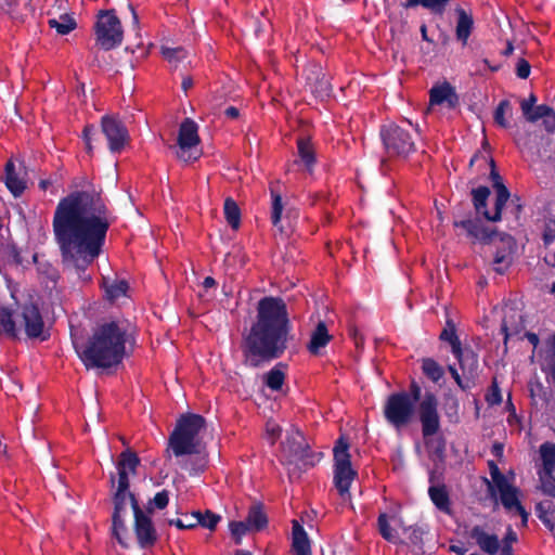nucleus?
I'll return each mask as SVG.
<instances>
[{
	"instance_id": "obj_1",
	"label": "nucleus",
	"mask_w": 555,
	"mask_h": 555,
	"mask_svg": "<svg viewBox=\"0 0 555 555\" xmlns=\"http://www.w3.org/2000/svg\"><path fill=\"white\" fill-rule=\"evenodd\" d=\"M109 228L101 197L75 192L60 201L53 218V231L62 259L83 282L90 281L87 268L100 255Z\"/></svg>"
},
{
	"instance_id": "obj_2",
	"label": "nucleus",
	"mask_w": 555,
	"mask_h": 555,
	"mask_svg": "<svg viewBox=\"0 0 555 555\" xmlns=\"http://www.w3.org/2000/svg\"><path fill=\"white\" fill-rule=\"evenodd\" d=\"M287 332L285 302L280 298L264 297L258 304L257 322L246 338L247 349L253 356L276 358L285 349Z\"/></svg>"
},
{
	"instance_id": "obj_3",
	"label": "nucleus",
	"mask_w": 555,
	"mask_h": 555,
	"mask_svg": "<svg viewBox=\"0 0 555 555\" xmlns=\"http://www.w3.org/2000/svg\"><path fill=\"white\" fill-rule=\"evenodd\" d=\"M73 343L88 369H108L118 365L124 360L127 345L132 343V337L125 322L109 321L94 327L86 345L79 344L77 340Z\"/></svg>"
},
{
	"instance_id": "obj_4",
	"label": "nucleus",
	"mask_w": 555,
	"mask_h": 555,
	"mask_svg": "<svg viewBox=\"0 0 555 555\" xmlns=\"http://www.w3.org/2000/svg\"><path fill=\"white\" fill-rule=\"evenodd\" d=\"M205 428V420L197 414L180 417L170 436V449L176 456L196 454V463L189 468L191 474H198L206 467V454L203 452L201 431Z\"/></svg>"
},
{
	"instance_id": "obj_5",
	"label": "nucleus",
	"mask_w": 555,
	"mask_h": 555,
	"mask_svg": "<svg viewBox=\"0 0 555 555\" xmlns=\"http://www.w3.org/2000/svg\"><path fill=\"white\" fill-rule=\"evenodd\" d=\"M22 327L28 337H39L42 334L43 321L35 305L24 306L21 315H14L8 307H0V334L15 338Z\"/></svg>"
},
{
	"instance_id": "obj_6",
	"label": "nucleus",
	"mask_w": 555,
	"mask_h": 555,
	"mask_svg": "<svg viewBox=\"0 0 555 555\" xmlns=\"http://www.w3.org/2000/svg\"><path fill=\"white\" fill-rule=\"evenodd\" d=\"M491 481L487 480L488 491L492 498L500 499L504 508L509 513H516L521 517V525L526 526L528 513L519 501L520 491L513 485L514 474L511 478L503 475L494 462H489Z\"/></svg>"
},
{
	"instance_id": "obj_7",
	"label": "nucleus",
	"mask_w": 555,
	"mask_h": 555,
	"mask_svg": "<svg viewBox=\"0 0 555 555\" xmlns=\"http://www.w3.org/2000/svg\"><path fill=\"white\" fill-rule=\"evenodd\" d=\"M321 459V453L312 452L298 429L287 431L282 443L281 462L287 466L292 475L297 470L314 466Z\"/></svg>"
},
{
	"instance_id": "obj_8",
	"label": "nucleus",
	"mask_w": 555,
	"mask_h": 555,
	"mask_svg": "<svg viewBox=\"0 0 555 555\" xmlns=\"http://www.w3.org/2000/svg\"><path fill=\"white\" fill-rule=\"evenodd\" d=\"M349 446L340 438L334 448V483L343 500L349 498V490L358 473L352 467Z\"/></svg>"
},
{
	"instance_id": "obj_9",
	"label": "nucleus",
	"mask_w": 555,
	"mask_h": 555,
	"mask_svg": "<svg viewBox=\"0 0 555 555\" xmlns=\"http://www.w3.org/2000/svg\"><path fill=\"white\" fill-rule=\"evenodd\" d=\"M199 143L197 124L190 118H185L179 127L177 145L175 146L177 157L184 163L197 160L202 155Z\"/></svg>"
},
{
	"instance_id": "obj_10",
	"label": "nucleus",
	"mask_w": 555,
	"mask_h": 555,
	"mask_svg": "<svg viewBox=\"0 0 555 555\" xmlns=\"http://www.w3.org/2000/svg\"><path fill=\"white\" fill-rule=\"evenodd\" d=\"M414 409V400L408 392H396L388 397L384 405V416L396 429H401L411 422Z\"/></svg>"
},
{
	"instance_id": "obj_11",
	"label": "nucleus",
	"mask_w": 555,
	"mask_h": 555,
	"mask_svg": "<svg viewBox=\"0 0 555 555\" xmlns=\"http://www.w3.org/2000/svg\"><path fill=\"white\" fill-rule=\"evenodd\" d=\"M382 140L388 154L405 157L414 152L415 143L409 129L389 124L380 130Z\"/></svg>"
},
{
	"instance_id": "obj_12",
	"label": "nucleus",
	"mask_w": 555,
	"mask_h": 555,
	"mask_svg": "<svg viewBox=\"0 0 555 555\" xmlns=\"http://www.w3.org/2000/svg\"><path fill=\"white\" fill-rule=\"evenodd\" d=\"M96 42L104 50H111L122 41L124 33L118 17L112 12H102L95 24Z\"/></svg>"
},
{
	"instance_id": "obj_13",
	"label": "nucleus",
	"mask_w": 555,
	"mask_h": 555,
	"mask_svg": "<svg viewBox=\"0 0 555 555\" xmlns=\"http://www.w3.org/2000/svg\"><path fill=\"white\" fill-rule=\"evenodd\" d=\"M438 401L434 393L426 392L421 399L418 413L424 437L437 434L440 427Z\"/></svg>"
},
{
	"instance_id": "obj_14",
	"label": "nucleus",
	"mask_w": 555,
	"mask_h": 555,
	"mask_svg": "<svg viewBox=\"0 0 555 555\" xmlns=\"http://www.w3.org/2000/svg\"><path fill=\"white\" fill-rule=\"evenodd\" d=\"M151 512V507L147 513L135 507L134 532L139 545L143 548L153 546L157 541V532L150 516Z\"/></svg>"
},
{
	"instance_id": "obj_15",
	"label": "nucleus",
	"mask_w": 555,
	"mask_h": 555,
	"mask_svg": "<svg viewBox=\"0 0 555 555\" xmlns=\"http://www.w3.org/2000/svg\"><path fill=\"white\" fill-rule=\"evenodd\" d=\"M102 131L108 141L111 152L121 151L128 139V131L121 121L112 116H104L102 118Z\"/></svg>"
},
{
	"instance_id": "obj_16",
	"label": "nucleus",
	"mask_w": 555,
	"mask_h": 555,
	"mask_svg": "<svg viewBox=\"0 0 555 555\" xmlns=\"http://www.w3.org/2000/svg\"><path fill=\"white\" fill-rule=\"evenodd\" d=\"M34 12L31 0H1L0 13L16 23H23Z\"/></svg>"
},
{
	"instance_id": "obj_17",
	"label": "nucleus",
	"mask_w": 555,
	"mask_h": 555,
	"mask_svg": "<svg viewBox=\"0 0 555 555\" xmlns=\"http://www.w3.org/2000/svg\"><path fill=\"white\" fill-rule=\"evenodd\" d=\"M377 524L379 533L385 540L391 543L399 540L397 529L403 527V520L398 511L379 514Z\"/></svg>"
},
{
	"instance_id": "obj_18",
	"label": "nucleus",
	"mask_w": 555,
	"mask_h": 555,
	"mask_svg": "<svg viewBox=\"0 0 555 555\" xmlns=\"http://www.w3.org/2000/svg\"><path fill=\"white\" fill-rule=\"evenodd\" d=\"M491 179L493 181V188L496 193L494 211L483 210L482 216L489 221H499L501 219V212L505 204L509 198V192L506 186L502 183L501 178L494 170L491 171Z\"/></svg>"
},
{
	"instance_id": "obj_19",
	"label": "nucleus",
	"mask_w": 555,
	"mask_h": 555,
	"mask_svg": "<svg viewBox=\"0 0 555 555\" xmlns=\"http://www.w3.org/2000/svg\"><path fill=\"white\" fill-rule=\"evenodd\" d=\"M469 537L488 555H496L499 553L501 544L499 537L487 532L481 526H474L469 531Z\"/></svg>"
},
{
	"instance_id": "obj_20",
	"label": "nucleus",
	"mask_w": 555,
	"mask_h": 555,
	"mask_svg": "<svg viewBox=\"0 0 555 555\" xmlns=\"http://www.w3.org/2000/svg\"><path fill=\"white\" fill-rule=\"evenodd\" d=\"M502 330L505 334V340L513 337L522 339L521 334L525 330L522 314L516 309L506 308L504 311Z\"/></svg>"
},
{
	"instance_id": "obj_21",
	"label": "nucleus",
	"mask_w": 555,
	"mask_h": 555,
	"mask_svg": "<svg viewBox=\"0 0 555 555\" xmlns=\"http://www.w3.org/2000/svg\"><path fill=\"white\" fill-rule=\"evenodd\" d=\"M456 103L457 96L450 83L443 82L431 88L429 92L430 107L447 104L449 108H453L455 107Z\"/></svg>"
},
{
	"instance_id": "obj_22",
	"label": "nucleus",
	"mask_w": 555,
	"mask_h": 555,
	"mask_svg": "<svg viewBox=\"0 0 555 555\" xmlns=\"http://www.w3.org/2000/svg\"><path fill=\"white\" fill-rule=\"evenodd\" d=\"M500 242L502 247L498 249L494 256V270L498 273H503L513 261L515 242L511 235L501 236Z\"/></svg>"
},
{
	"instance_id": "obj_23",
	"label": "nucleus",
	"mask_w": 555,
	"mask_h": 555,
	"mask_svg": "<svg viewBox=\"0 0 555 555\" xmlns=\"http://www.w3.org/2000/svg\"><path fill=\"white\" fill-rule=\"evenodd\" d=\"M138 464L139 459L133 452H122L117 463V483H120L121 487H129V477L135 473Z\"/></svg>"
},
{
	"instance_id": "obj_24",
	"label": "nucleus",
	"mask_w": 555,
	"mask_h": 555,
	"mask_svg": "<svg viewBox=\"0 0 555 555\" xmlns=\"http://www.w3.org/2000/svg\"><path fill=\"white\" fill-rule=\"evenodd\" d=\"M292 552L294 555H311V543L308 533L296 519L292 521Z\"/></svg>"
},
{
	"instance_id": "obj_25",
	"label": "nucleus",
	"mask_w": 555,
	"mask_h": 555,
	"mask_svg": "<svg viewBox=\"0 0 555 555\" xmlns=\"http://www.w3.org/2000/svg\"><path fill=\"white\" fill-rule=\"evenodd\" d=\"M129 487H121L120 483L117 485V490L114 496V514L125 515L128 506H131L133 511V515L135 514V507H139L133 494L129 492Z\"/></svg>"
},
{
	"instance_id": "obj_26",
	"label": "nucleus",
	"mask_w": 555,
	"mask_h": 555,
	"mask_svg": "<svg viewBox=\"0 0 555 555\" xmlns=\"http://www.w3.org/2000/svg\"><path fill=\"white\" fill-rule=\"evenodd\" d=\"M541 370L555 380V334L546 341L545 349L539 353Z\"/></svg>"
},
{
	"instance_id": "obj_27",
	"label": "nucleus",
	"mask_w": 555,
	"mask_h": 555,
	"mask_svg": "<svg viewBox=\"0 0 555 555\" xmlns=\"http://www.w3.org/2000/svg\"><path fill=\"white\" fill-rule=\"evenodd\" d=\"M5 177L4 182L7 188L10 190V192L15 196H20L25 188L26 182L23 178L18 177L16 169H15V163L13 160H9L5 164Z\"/></svg>"
},
{
	"instance_id": "obj_28",
	"label": "nucleus",
	"mask_w": 555,
	"mask_h": 555,
	"mask_svg": "<svg viewBox=\"0 0 555 555\" xmlns=\"http://www.w3.org/2000/svg\"><path fill=\"white\" fill-rule=\"evenodd\" d=\"M332 336L328 334L327 327L324 322H319L314 331L311 333L308 350L312 354H319L331 340Z\"/></svg>"
},
{
	"instance_id": "obj_29",
	"label": "nucleus",
	"mask_w": 555,
	"mask_h": 555,
	"mask_svg": "<svg viewBox=\"0 0 555 555\" xmlns=\"http://www.w3.org/2000/svg\"><path fill=\"white\" fill-rule=\"evenodd\" d=\"M48 25L50 28L55 29L60 36L68 35L70 31L76 29L77 23L73 16V13H65L48 18Z\"/></svg>"
},
{
	"instance_id": "obj_30",
	"label": "nucleus",
	"mask_w": 555,
	"mask_h": 555,
	"mask_svg": "<svg viewBox=\"0 0 555 555\" xmlns=\"http://www.w3.org/2000/svg\"><path fill=\"white\" fill-rule=\"evenodd\" d=\"M457 23H456V38L462 42L463 46L467 43V40L472 34L474 27L473 16L466 13L463 9H457Z\"/></svg>"
},
{
	"instance_id": "obj_31",
	"label": "nucleus",
	"mask_w": 555,
	"mask_h": 555,
	"mask_svg": "<svg viewBox=\"0 0 555 555\" xmlns=\"http://www.w3.org/2000/svg\"><path fill=\"white\" fill-rule=\"evenodd\" d=\"M453 354L460 363V367L464 377H473L478 367V360L476 354L473 351L463 350L462 348H460V352H454Z\"/></svg>"
},
{
	"instance_id": "obj_32",
	"label": "nucleus",
	"mask_w": 555,
	"mask_h": 555,
	"mask_svg": "<svg viewBox=\"0 0 555 555\" xmlns=\"http://www.w3.org/2000/svg\"><path fill=\"white\" fill-rule=\"evenodd\" d=\"M285 370L286 366L283 363H278L263 375L264 385L273 391L281 390L285 382Z\"/></svg>"
},
{
	"instance_id": "obj_33",
	"label": "nucleus",
	"mask_w": 555,
	"mask_h": 555,
	"mask_svg": "<svg viewBox=\"0 0 555 555\" xmlns=\"http://www.w3.org/2000/svg\"><path fill=\"white\" fill-rule=\"evenodd\" d=\"M429 498L435 506L444 514L451 513V503L447 489L443 486H431L428 490Z\"/></svg>"
},
{
	"instance_id": "obj_34",
	"label": "nucleus",
	"mask_w": 555,
	"mask_h": 555,
	"mask_svg": "<svg viewBox=\"0 0 555 555\" xmlns=\"http://www.w3.org/2000/svg\"><path fill=\"white\" fill-rule=\"evenodd\" d=\"M297 150L300 162L310 171L315 162L314 149L310 140L308 138H299L297 140Z\"/></svg>"
},
{
	"instance_id": "obj_35",
	"label": "nucleus",
	"mask_w": 555,
	"mask_h": 555,
	"mask_svg": "<svg viewBox=\"0 0 555 555\" xmlns=\"http://www.w3.org/2000/svg\"><path fill=\"white\" fill-rule=\"evenodd\" d=\"M540 459L542 462V468L539 472L554 473L555 470V444L543 443L540 447Z\"/></svg>"
},
{
	"instance_id": "obj_36",
	"label": "nucleus",
	"mask_w": 555,
	"mask_h": 555,
	"mask_svg": "<svg viewBox=\"0 0 555 555\" xmlns=\"http://www.w3.org/2000/svg\"><path fill=\"white\" fill-rule=\"evenodd\" d=\"M512 116L513 108L509 101H501L494 111V121L502 128H508Z\"/></svg>"
},
{
	"instance_id": "obj_37",
	"label": "nucleus",
	"mask_w": 555,
	"mask_h": 555,
	"mask_svg": "<svg viewBox=\"0 0 555 555\" xmlns=\"http://www.w3.org/2000/svg\"><path fill=\"white\" fill-rule=\"evenodd\" d=\"M455 225L464 228L476 240L482 242L492 241L491 234L483 230L476 221L463 220L455 222Z\"/></svg>"
},
{
	"instance_id": "obj_38",
	"label": "nucleus",
	"mask_w": 555,
	"mask_h": 555,
	"mask_svg": "<svg viewBox=\"0 0 555 555\" xmlns=\"http://www.w3.org/2000/svg\"><path fill=\"white\" fill-rule=\"evenodd\" d=\"M190 520H194L196 525L207 529H215L217 524L220 521V516L207 511L205 514L201 512H193L190 514Z\"/></svg>"
},
{
	"instance_id": "obj_39",
	"label": "nucleus",
	"mask_w": 555,
	"mask_h": 555,
	"mask_svg": "<svg viewBox=\"0 0 555 555\" xmlns=\"http://www.w3.org/2000/svg\"><path fill=\"white\" fill-rule=\"evenodd\" d=\"M450 0H408L403 5L405 8H414L422 5L434 13L442 14Z\"/></svg>"
},
{
	"instance_id": "obj_40",
	"label": "nucleus",
	"mask_w": 555,
	"mask_h": 555,
	"mask_svg": "<svg viewBox=\"0 0 555 555\" xmlns=\"http://www.w3.org/2000/svg\"><path fill=\"white\" fill-rule=\"evenodd\" d=\"M251 531H259L267 526V517L259 506H253L246 518Z\"/></svg>"
},
{
	"instance_id": "obj_41",
	"label": "nucleus",
	"mask_w": 555,
	"mask_h": 555,
	"mask_svg": "<svg viewBox=\"0 0 555 555\" xmlns=\"http://www.w3.org/2000/svg\"><path fill=\"white\" fill-rule=\"evenodd\" d=\"M272 197V207H271V220L274 227L279 228L281 231L283 230L282 225V212L284 209V204L280 194L275 191L271 190Z\"/></svg>"
},
{
	"instance_id": "obj_42",
	"label": "nucleus",
	"mask_w": 555,
	"mask_h": 555,
	"mask_svg": "<svg viewBox=\"0 0 555 555\" xmlns=\"http://www.w3.org/2000/svg\"><path fill=\"white\" fill-rule=\"evenodd\" d=\"M224 217L228 223L233 228L237 229L241 222V212L237 204L232 198L224 201Z\"/></svg>"
},
{
	"instance_id": "obj_43",
	"label": "nucleus",
	"mask_w": 555,
	"mask_h": 555,
	"mask_svg": "<svg viewBox=\"0 0 555 555\" xmlns=\"http://www.w3.org/2000/svg\"><path fill=\"white\" fill-rule=\"evenodd\" d=\"M440 339L451 345L452 352H460L461 341L456 335L455 326L452 321L448 320L446 327L440 334Z\"/></svg>"
},
{
	"instance_id": "obj_44",
	"label": "nucleus",
	"mask_w": 555,
	"mask_h": 555,
	"mask_svg": "<svg viewBox=\"0 0 555 555\" xmlns=\"http://www.w3.org/2000/svg\"><path fill=\"white\" fill-rule=\"evenodd\" d=\"M472 194L476 211L482 215L483 210H488L487 199L490 195V190L487 186H479L477 189H474Z\"/></svg>"
},
{
	"instance_id": "obj_45",
	"label": "nucleus",
	"mask_w": 555,
	"mask_h": 555,
	"mask_svg": "<svg viewBox=\"0 0 555 555\" xmlns=\"http://www.w3.org/2000/svg\"><path fill=\"white\" fill-rule=\"evenodd\" d=\"M113 535L116 538L119 544L127 546V528L125 526L124 515L121 514H113Z\"/></svg>"
},
{
	"instance_id": "obj_46",
	"label": "nucleus",
	"mask_w": 555,
	"mask_h": 555,
	"mask_svg": "<svg viewBox=\"0 0 555 555\" xmlns=\"http://www.w3.org/2000/svg\"><path fill=\"white\" fill-rule=\"evenodd\" d=\"M423 373L433 382H438L442 375V367L433 359H424L422 362Z\"/></svg>"
},
{
	"instance_id": "obj_47",
	"label": "nucleus",
	"mask_w": 555,
	"mask_h": 555,
	"mask_svg": "<svg viewBox=\"0 0 555 555\" xmlns=\"http://www.w3.org/2000/svg\"><path fill=\"white\" fill-rule=\"evenodd\" d=\"M539 479L543 493L555 498V478L553 473L539 472Z\"/></svg>"
},
{
	"instance_id": "obj_48",
	"label": "nucleus",
	"mask_w": 555,
	"mask_h": 555,
	"mask_svg": "<svg viewBox=\"0 0 555 555\" xmlns=\"http://www.w3.org/2000/svg\"><path fill=\"white\" fill-rule=\"evenodd\" d=\"M163 56L172 64H177L186 57V52L183 48H167L162 49Z\"/></svg>"
},
{
	"instance_id": "obj_49",
	"label": "nucleus",
	"mask_w": 555,
	"mask_h": 555,
	"mask_svg": "<svg viewBox=\"0 0 555 555\" xmlns=\"http://www.w3.org/2000/svg\"><path fill=\"white\" fill-rule=\"evenodd\" d=\"M128 284L125 281H116L106 287V294L109 299H117L126 295Z\"/></svg>"
},
{
	"instance_id": "obj_50",
	"label": "nucleus",
	"mask_w": 555,
	"mask_h": 555,
	"mask_svg": "<svg viewBox=\"0 0 555 555\" xmlns=\"http://www.w3.org/2000/svg\"><path fill=\"white\" fill-rule=\"evenodd\" d=\"M543 507H544V503H539L537 505L538 517L550 531H555V524L553 521V513L543 511Z\"/></svg>"
},
{
	"instance_id": "obj_51",
	"label": "nucleus",
	"mask_w": 555,
	"mask_h": 555,
	"mask_svg": "<svg viewBox=\"0 0 555 555\" xmlns=\"http://www.w3.org/2000/svg\"><path fill=\"white\" fill-rule=\"evenodd\" d=\"M229 528H230L232 535L235 537L237 540H240L247 532L251 531L248 526L247 520L232 521V522H230Z\"/></svg>"
},
{
	"instance_id": "obj_52",
	"label": "nucleus",
	"mask_w": 555,
	"mask_h": 555,
	"mask_svg": "<svg viewBox=\"0 0 555 555\" xmlns=\"http://www.w3.org/2000/svg\"><path fill=\"white\" fill-rule=\"evenodd\" d=\"M551 107L547 105H538L532 108L529 115L525 116L526 120L530 122H535L539 119L543 118L545 115L550 114Z\"/></svg>"
},
{
	"instance_id": "obj_53",
	"label": "nucleus",
	"mask_w": 555,
	"mask_h": 555,
	"mask_svg": "<svg viewBox=\"0 0 555 555\" xmlns=\"http://www.w3.org/2000/svg\"><path fill=\"white\" fill-rule=\"evenodd\" d=\"M281 435V427L274 421H268L266 424V437L273 444Z\"/></svg>"
},
{
	"instance_id": "obj_54",
	"label": "nucleus",
	"mask_w": 555,
	"mask_h": 555,
	"mask_svg": "<svg viewBox=\"0 0 555 555\" xmlns=\"http://www.w3.org/2000/svg\"><path fill=\"white\" fill-rule=\"evenodd\" d=\"M68 13L67 0H55L51 8L48 10V17L62 15Z\"/></svg>"
},
{
	"instance_id": "obj_55",
	"label": "nucleus",
	"mask_w": 555,
	"mask_h": 555,
	"mask_svg": "<svg viewBox=\"0 0 555 555\" xmlns=\"http://www.w3.org/2000/svg\"><path fill=\"white\" fill-rule=\"evenodd\" d=\"M555 240V217L546 220L543 231V241L546 245Z\"/></svg>"
},
{
	"instance_id": "obj_56",
	"label": "nucleus",
	"mask_w": 555,
	"mask_h": 555,
	"mask_svg": "<svg viewBox=\"0 0 555 555\" xmlns=\"http://www.w3.org/2000/svg\"><path fill=\"white\" fill-rule=\"evenodd\" d=\"M486 401L490 405H495V404H500L501 403L502 395H501V390H500V388H499V386L496 385L495 382L492 384L489 392L487 393Z\"/></svg>"
},
{
	"instance_id": "obj_57",
	"label": "nucleus",
	"mask_w": 555,
	"mask_h": 555,
	"mask_svg": "<svg viewBox=\"0 0 555 555\" xmlns=\"http://www.w3.org/2000/svg\"><path fill=\"white\" fill-rule=\"evenodd\" d=\"M169 502V495L166 490H163L160 492H157L153 500L151 501V504H153L155 507L163 509L168 505Z\"/></svg>"
},
{
	"instance_id": "obj_58",
	"label": "nucleus",
	"mask_w": 555,
	"mask_h": 555,
	"mask_svg": "<svg viewBox=\"0 0 555 555\" xmlns=\"http://www.w3.org/2000/svg\"><path fill=\"white\" fill-rule=\"evenodd\" d=\"M190 515H185L183 518L172 519L169 521L170 525H173L180 529H192L196 527V522L194 520H190Z\"/></svg>"
},
{
	"instance_id": "obj_59",
	"label": "nucleus",
	"mask_w": 555,
	"mask_h": 555,
	"mask_svg": "<svg viewBox=\"0 0 555 555\" xmlns=\"http://www.w3.org/2000/svg\"><path fill=\"white\" fill-rule=\"evenodd\" d=\"M535 103H537V96L533 93H531L528 99H525L520 102V107H521L524 117L529 115V113L535 106Z\"/></svg>"
},
{
	"instance_id": "obj_60",
	"label": "nucleus",
	"mask_w": 555,
	"mask_h": 555,
	"mask_svg": "<svg viewBox=\"0 0 555 555\" xmlns=\"http://www.w3.org/2000/svg\"><path fill=\"white\" fill-rule=\"evenodd\" d=\"M516 70H517V76L519 78L526 79L530 75V64L526 60L521 59L517 63Z\"/></svg>"
},
{
	"instance_id": "obj_61",
	"label": "nucleus",
	"mask_w": 555,
	"mask_h": 555,
	"mask_svg": "<svg viewBox=\"0 0 555 555\" xmlns=\"http://www.w3.org/2000/svg\"><path fill=\"white\" fill-rule=\"evenodd\" d=\"M543 124L545 129L548 132H552L555 130V112L551 108L550 114L545 115L543 117Z\"/></svg>"
},
{
	"instance_id": "obj_62",
	"label": "nucleus",
	"mask_w": 555,
	"mask_h": 555,
	"mask_svg": "<svg viewBox=\"0 0 555 555\" xmlns=\"http://www.w3.org/2000/svg\"><path fill=\"white\" fill-rule=\"evenodd\" d=\"M93 132H94V127L93 126H86L85 129H83V132H82L83 140L86 142L87 150H88L89 153L92 150V147H91V137H92Z\"/></svg>"
},
{
	"instance_id": "obj_63",
	"label": "nucleus",
	"mask_w": 555,
	"mask_h": 555,
	"mask_svg": "<svg viewBox=\"0 0 555 555\" xmlns=\"http://www.w3.org/2000/svg\"><path fill=\"white\" fill-rule=\"evenodd\" d=\"M421 387L415 382H413L410 386V392L408 393L410 395L411 399L414 400V403L421 399Z\"/></svg>"
},
{
	"instance_id": "obj_64",
	"label": "nucleus",
	"mask_w": 555,
	"mask_h": 555,
	"mask_svg": "<svg viewBox=\"0 0 555 555\" xmlns=\"http://www.w3.org/2000/svg\"><path fill=\"white\" fill-rule=\"evenodd\" d=\"M517 541V534L514 532L512 528L507 529V532L502 541V545H509L512 546L514 542Z\"/></svg>"
}]
</instances>
